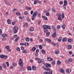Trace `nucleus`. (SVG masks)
Segmentation results:
<instances>
[{"instance_id": "52", "label": "nucleus", "mask_w": 74, "mask_h": 74, "mask_svg": "<svg viewBox=\"0 0 74 74\" xmlns=\"http://www.w3.org/2000/svg\"><path fill=\"white\" fill-rule=\"evenodd\" d=\"M43 74H49L48 72L47 71H45L44 72Z\"/></svg>"}, {"instance_id": "19", "label": "nucleus", "mask_w": 74, "mask_h": 74, "mask_svg": "<svg viewBox=\"0 0 74 74\" xmlns=\"http://www.w3.org/2000/svg\"><path fill=\"white\" fill-rule=\"evenodd\" d=\"M26 8L27 10H32L31 8L28 7H26Z\"/></svg>"}, {"instance_id": "1", "label": "nucleus", "mask_w": 74, "mask_h": 74, "mask_svg": "<svg viewBox=\"0 0 74 74\" xmlns=\"http://www.w3.org/2000/svg\"><path fill=\"white\" fill-rule=\"evenodd\" d=\"M42 28L45 30V29H51V27L48 25H44L42 27Z\"/></svg>"}, {"instance_id": "42", "label": "nucleus", "mask_w": 74, "mask_h": 74, "mask_svg": "<svg viewBox=\"0 0 74 74\" xmlns=\"http://www.w3.org/2000/svg\"><path fill=\"white\" fill-rule=\"evenodd\" d=\"M2 37H6V36H7V34H3L2 35Z\"/></svg>"}, {"instance_id": "12", "label": "nucleus", "mask_w": 74, "mask_h": 74, "mask_svg": "<svg viewBox=\"0 0 74 74\" xmlns=\"http://www.w3.org/2000/svg\"><path fill=\"white\" fill-rule=\"evenodd\" d=\"M42 17L45 20V21H47L48 20V18H47V17L45 16H42Z\"/></svg>"}, {"instance_id": "46", "label": "nucleus", "mask_w": 74, "mask_h": 74, "mask_svg": "<svg viewBox=\"0 0 74 74\" xmlns=\"http://www.w3.org/2000/svg\"><path fill=\"white\" fill-rule=\"evenodd\" d=\"M35 16H32V21H33L34 20V18H35Z\"/></svg>"}, {"instance_id": "10", "label": "nucleus", "mask_w": 74, "mask_h": 74, "mask_svg": "<svg viewBox=\"0 0 74 74\" xmlns=\"http://www.w3.org/2000/svg\"><path fill=\"white\" fill-rule=\"evenodd\" d=\"M19 64L20 66H21V67H23V63L22 61H21V62H19Z\"/></svg>"}, {"instance_id": "14", "label": "nucleus", "mask_w": 74, "mask_h": 74, "mask_svg": "<svg viewBox=\"0 0 74 74\" xmlns=\"http://www.w3.org/2000/svg\"><path fill=\"white\" fill-rule=\"evenodd\" d=\"M5 56H4V55L2 54L0 55V58L1 59H3V58H4Z\"/></svg>"}, {"instance_id": "62", "label": "nucleus", "mask_w": 74, "mask_h": 74, "mask_svg": "<svg viewBox=\"0 0 74 74\" xmlns=\"http://www.w3.org/2000/svg\"><path fill=\"white\" fill-rule=\"evenodd\" d=\"M38 52H39V49H37L36 50V53H38Z\"/></svg>"}, {"instance_id": "39", "label": "nucleus", "mask_w": 74, "mask_h": 74, "mask_svg": "<svg viewBox=\"0 0 74 74\" xmlns=\"http://www.w3.org/2000/svg\"><path fill=\"white\" fill-rule=\"evenodd\" d=\"M61 16L62 18H64V14L63 13L62 14H61Z\"/></svg>"}, {"instance_id": "49", "label": "nucleus", "mask_w": 74, "mask_h": 74, "mask_svg": "<svg viewBox=\"0 0 74 74\" xmlns=\"http://www.w3.org/2000/svg\"><path fill=\"white\" fill-rule=\"evenodd\" d=\"M2 34V30L0 29V35H1Z\"/></svg>"}, {"instance_id": "56", "label": "nucleus", "mask_w": 74, "mask_h": 74, "mask_svg": "<svg viewBox=\"0 0 74 74\" xmlns=\"http://www.w3.org/2000/svg\"><path fill=\"white\" fill-rule=\"evenodd\" d=\"M46 15L47 16H49V13L47 12L46 13Z\"/></svg>"}, {"instance_id": "35", "label": "nucleus", "mask_w": 74, "mask_h": 74, "mask_svg": "<svg viewBox=\"0 0 74 74\" xmlns=\"http://www.w3.org/2000/svg\"><path fill=\"white\" fill-rule=\"evenodd\" d=\"M30 31L32 32V31H33L34 30V28L33 27H31L30 29Z\"/></svg>"}, {"instance_id": "51", "label": "nucleus", "mask_w": 74, "mask_h": 74, "mask_svg": "<svg viewBox=\"0 0 74 74\" xmlns=\"http://www.w3.org/2000/svg\"><path fill=\"white\" fill-rule=\"evenodd\" d=\"M13 65L14 66H16V63L14 62L13 63Z\"/></svg>"}, {"instance_id": "58", "label": "nucleus", "mask_w": 74, "mask_h": 74, "mask_svg": "<svg viewBox=\"0 0 74 74\" xmlns=\"http://www.w3.org/2000/svg\"><path fill=\"white\" fill-rule=\"evenodd\" d=\"M28 23H25L24 25V27L25 26H27Z\"/></svg>"}, {"instance_id": "25", "label": "nucleus", "mask_w": 74, "mask_h": 74, "mask_svg": "<svg viewBox=\"0 0 74 74\" xmlns=\"http://www.w3.org/2000/svg\"><path fill=\"white\" fill-rule=\"evenodd\" d=\"M27 69L28 70H32V67L31 66H28L27 68Z\"/></svg>"}, {"instance_id": "2", "label": "nucleus", "mask_w": 74, "mask_h": 74, "mask_svg": "<svg viewBox=\"0 0 74 74\" xmlns=\"http://www.w3.org/2000/svg\"><path fill=\"white\" fill-rule=\"evenodd\" d=\"M14 33H16L18 30V27L17 26H15L13 28Z\"/></svg>"}, {"instance_id": "9", "label": "nucleus", "mask_w": 74, "mask_h": 74, "mask_svg": "<svg viewBox=\"0 0 74 74\" xmlns=\"http://www.w3.org/2000/svg\"><path fill=\"white\" fill-rule=\"evenodd\" d=\"M47 59L48 61L49 62H51V61H52L53 60V59L52 58H51L50 57H48L47 58Z\"/></svg>"}, {"instance_id": "15", "label": "nucleus", "mask_w": 74, "mask_h": 74, "mask_svg": "<svg viewBox=\"0 0 74 74\" xmlns=\"http://www.w3.org/2000/svg\"><path fill=\"white\" fill-rule=\"evenodd\" d=\"M32 69L33 70H36V66H33L32 67Z\"/></svg>"}, {"instance_id": "22", "label": "nucleus", "mask_w": 74, "mask_h": 74, "mask_svg": "<svg viewBox=\"0 0 74 74\" xmlns=\"http://www.w3.org/2000/svg\"><path fill=\"white\" fill-rule=\"evenodd\" d=\"M61 63H62V62H61L58 60V61L57 62V64L58 65H60V64H61Z\"/></svg>"}, {"instance_id": "54", "label": "nucleus", "mask_w": 74, "mask_h": 74, "mask_svg": "<svg viewBox=\"0 0 74 74\" xmlns=\"http://www.w3.org/2000/svg\"><path fill=\"white\" fill-rule=\"evenodd\" d=\"M19 1V2H20V3H23V2H24V1L23 0H20Z\"/></svg>"}, {"instance_id": "5", "label": "nucleus", "mask_w": 74, "mask_h": 74, "mask_svg": "<svg viewBox=\"0 0 74 74\" xmlns=\"http://www.w3.org/2000/svg\"><path fill=\"white\" fill-rule=\"evenodd\" d=\"M53 33H54L52 35V37H56V31H54Z\"/></svg>"}, {"instance_id": "37", "label": "nucleus", "mask_w": 74, "mask_h": 74, "mask_svg": "<svg viewBox=\"0 0 74 74\" xmlns=\"http://www.w3.org/2000/svg\"><path fill=\"white\" fill-rule=\"evenodd\" d=\"M49 74H52V71L50 70L48 73Z\"/></svg>"}, {"instance_id": "59", "label": "nucleus", "mask_w": 74, "mask_h": 74, "mask_svg": "<svg viewBox=\"0 0 74 74\" xmlns=\"http://www.w3.org/2000/svg\"><path fill=\"white\" fill-rule=\"evenodd\" d=\"M72 53L73 52H72V51H70L69 52V54L70 55H71V54H72Z\"/></svg>"}, {"instance_id": "60", "label": "nucleus", "mask_w": 74, "mask_h": 74, "mask_svg": "<svg viewBox=\"0 0 74 74\" xmlns=\"http://www.w3.org/2000/svg\"><path fill=\"white\" fill-rule=\"evenodd\" d=\"M66 5H64L63 7H64V8H65V9H66Z\"/></svg>"}, {"instance_id": "23", "label": "nucleus", "mask_w": 74, "mask_h": 74, "mask_svg": "<svg viewBox=\"0 0 74 74\" xmlns=\"http://www.w3.org/2000/svg\"><path fill=\"white\" fill-rule=\"evenodd\" d=\"M67 48L69 49H71L72 48V46H71V45H69L67 46Z\"/></svg>"}, {"instance_id": "13", "label": "nucleus", "mask_w": 74, "mask_h": 74, "mask_svg": "<svg viewBox=\"0 0 74 74\" xmlns=\"http://www.w3.org/2000/svg\"><path fill=\"white\" fill-rule=\"evenodd\" d=\"M62 41L63 42H64V41H65V42L67 41V38H64L62 39Z\"/></svg>"}, {"instance_id": "45", "label": "nucleus", "mask_w": 74, "mask_h": 74, "mask_svg": "<svg viewBox=\"0 0 74 74\" xmlns=\"http://www.w3.org/2000/svg\"><path fill=\"white\" fill-rule=\"evenodd\" d=\"M6 64H7V66H8V67L9 66V62H6Z\"/></svg>"}, {"instance_id": "24", "label": "nucleus", "mask_w": 74, "mask_h": 74, "mask_svg": "<svg viewBox=\"0 0 74 74\" xmlns=\"http://www.w3.org/2000/svg\"><path fill=\"white\" fill-rule=\"evenodd\" d=\"M25 18V16H19V18L20 19H23V18Z\"/></svg>"}, {"instance_id": "57", "label": "nucleus", "mask_w": 74, "mask_h": 74, "mask_svg": "<svg viewBox=\"0 0 74 74\" xmlns=\"http://www.w3.org/2000/svg\"><path fill=\"white\" fill-rule=\"evenodd\" d=\"M20 14V13H19V12L16 13V14L17 15H19Z\"/></svg>"}, {"instance_id": "30", "label": "nucleus", "mask_w": 74, "mask_h": 74, "mask_svg": "<svg viewBox=\"0 0 74 74\" xmlns=\"http://www.w3.org/2000/svg\"><path fill=\"white\" fill-rule=\"evenodd\" d=\"M38 1V0H36V1H34V4H36L37 3V2Z\"/></svg>"}, {"instance_id": "43", "label": "nucleus", "mask_w": 74, "mask_h": 74, "mask_svg": "<svg viewBox=\"0 0 74 74\" xmlns=\"http://www.w3.org/2000/svg\"><path fill=\"white\" fill-rule=\"evenodd\" d=\"M25 46H26L27 47L28 46H29V43L27 42L26 43H25Z\"/></svg>"}, {"instance_id": "3", "label": "nucleus", "mask_w": 74, "mask_h": 74, "mask_svg": "<svg viewBox=\"0 0 74 74\" xmlns=\"http://www.w3.org/2000/svg\"><path fill=\"white\" fill-rule=\"evenodd\" d=\"M57 16L58 18V20L62 21V19L61 18V14L60 13H58L57 14Z\"/></svg>"}, {"instance_id": "18", "label": "nucleus", "mask_w": 74, "mask_h": 74, "mask_svg": "<svg viewBox=\"0 0 74 74\" xmlns=\"http://www.w3.org/2000/svg\"><path fill=\"white\" fill-rule=\"evenodd\" d=\"M64 5H67V1L66 0H65L64 2Z\"/></svg>"}, {"instance_id": "44", "label": "nucleus", "mask_w": 74, "mask_h": 74, "mask_svg": "<svg viewBox=\"0 0 74 74\" xmlns=\"http://www.w3.org/2000/svg\"><path fill=\"white\" fill-rule=\"evenodd\" d=\"M50 35V33H49V32H47V33L46 34V35H47V36H48Z\"/></svg>"}, {"instance_id": "36", "label": "nucleus", "mask_w": 74, "mask_h": 74, "mask_svg": "<svg viewBox=\"0 0 74 74\" xmlns=\"http://www.w3.org/2000/svg\"><path fill=\"white\" fill-rule=\"evenodd\" d=\"M39 48H40V49H42V48H43L42 46H41V45H40L39 46Z\"/></svg>"}, {"instance_id": "7", "label": "nucleus", "mask_w": 74, "mask_h": 74, "mask_svg": "<svg viewBox=\"0 0 74 74\" xmlns=\"http://www.w3.org/2000/svg\"><path fill=\"white\" fill-rule=\"evenodd\" d=\"M71 70L70 69H66V72L68 74H70V73H71Z\"/></svg>"}, {"instance_id": "40", "label": "nucleus", "mask_w": 74, "mask_h": 74, "mask_svg": "<svg viewBox=\"0 0 74 74\" xmlns=\"http://www.w3.org/2000/svg\"><path fill=\"white\" fill-rule=\"evenodd\" d=\"M27 21H28V22H30V19H29V17H27Z\"/></svg>"}, {"instance_id": "64", "label": "nucleus", "mask_w": 74, "mask_h": 74, "mask_svg": "<svg viewBox=\"0 0 74 74\" xmlns=\"http://www.w3.org/2000/svg\"><path fill=\"white\" fill-rule=\"evenodd\" d=\"M17 36V35H15L13 36V38H16Z\"/></svg>"}, {"instance_id": "63", "label": "nucleus", "mask_w": 74, "mask_h": 74, "mask_svg": "<svg viewBox=\"0 0 74 74\" xmlns=\"http://www.w3.org/2000/svg\"><path fill=\"white\" fill-rule=\"evenodd\" d=\"M17 50L18 51H20V48L19 47H18L17 49Z\"/></svg>"}, {"instance_id": "50", "label": "nucleus", "mask_w": 74, "mask_h": 74, "mask_svg": "<svg viewBox=\"0 0 74 74\" xmlns=\"http://www.w3.org/2000/svg\"><path fill=\"white\" fill-rule=\"evenodd\" d=\"M23 53H27V52H26V50H24L23 51Z\"/></svg>"}, {"instance_id": "28", "label": "nucleus", "mask_w": 74, "mask_h": 74, "mask_svg": "<svg viewBox=\"0 0 74 74\" xmlns=\"http://www.w3.org/2000/svg\"><path fill=\"white\" fill-rule=\"evenodd\" d=\"M36 48L34 47H33L32 49V51H34L36 50Z\"/></svg>"}, {"instance_id": "8", "label": "nucleus", "mask_w": 74, "mask_h": 74, "mask_svg": "<svg viewBox=\"0 0 74 74\" xmlns=\"http://www.w3.org/2000/svg\"><path fill=\"white\" fill-rule=\"evenodd\" d=\"M45 41L48 42H51V40L49 39L46 38L45 39Z\"/></svg>"}, {"instance_id": "21", "label": "nucleus", "mask_w": 74, "mask_h": 74, "mask_svg": "<svg viewBox=\"0 0 74 74\" xmlns=\"http://www.w3.org/2000/svg\"><path fill=\"white\" fill-rule=\"evenodd\" d=\"M68 41L69 42H72L73 41V39H68Z\"/></svg>"}, {"instance_id": "4", "label": "nucleus", "mask_w": 74, "mask_h": 74, "mask_svg": "<svg viewBox=\"0 0 74 74\" xmlns=\"http://www.w3.org/2000/svg\"><path fill=\"white\" fill-rule=\"evenodd\" d=\"M7 49L8 51H11V49H10V46L9 45L6 46L5 47Z\"/></svg>"}, {"instance_id": "61", "label": "nucleus", "mask_w": 74, "mask_h": 74, "mask_svg": "<svg viewBox=\"0 0 74 74\" xmlns=\"http://www.w3.org/2000/svg\"><path fill=\"white\" fill-rule=\"evenodd\" d=\"M33 12H34L33 11H31L30 12V14L31 15H33Z\"/></svg>"}, {"instance_id": "27", "label": "nucleus", "mask_w": 74, "mask_h": 74, "mask_svg": "<svg viewBox=\"0 0 74 74\" xmlns=\"http://www.w3.org/2000/svg\"><path fill=\"white\" fill-rule=\"evenodd\" d=\"M47 66H48L49 67H52V66L51 65L47 63L46 64Z\"/></svg>"}, {"instance_id": "41", "label": "nucleus", "mask_w": 74, "mask_h": 74, "mask_svg": "<svg viewBox=\"0 0 74 74\" xmlns=\"http://www.w3.org/2000/svg\"><path fill=\"white\" fill-rule=\"evenodd\" d=\"M45 70L46 71H49L50 70H51V69H50L48 68H46V69Z\"/></svg>"}, {"instance_id": "31", "label": "nucleus", "mask_w": 74, "mask_h": 74, "mask_svg": "<svg viewBox=\"0 0 74 74\" xmlns=\"http://www.w3.org/2000/svg\"><path fill=\"white\" fill-rule=\"evenodd\" d=\"M41 51L42 53H43L44 54V53H45V50L44 49H42Z\"/></svg>"}, {"instance_id": "55", "label": "nucleus", "mask_w": 74, "mask_h": 74, "mask_svg": "<svg viewBox=\"0 0 74 74\" xmlns=\"http://www.w3.org/2000/svg\"><path fill=\"white\" fill-rule=\"evenodd\" d=\"M24 14L26 15H27V12L26 11L24 13Z\"/></svg>"}, {"instance_id": "16", "label": "nucleus", "mask_w": 74, "mask_h": 74, "mask_svg": "<svg viewBox=\"0 0 74 74\" xmlns=\"http://www.w3.org/2000/svg\"><path fill=\"white\" fill-rule=\"evenodd\" d=\"M11 21L10 19L7 20V22L8 24H11Z\"/></svg>"}, {"instance_id": "38", "label": "nucleus", "mask_w": 74, "mask_h": 74, "mask_svg": "<svg viewBox=\"0 0 74 74\" xmlns=\"http://www.w3.org/2000/svg\"><path fill=\"white\" fill-rule=\"evenodd\" d=\"M3 67L4 69H5V68H6V65H5V63H3Z\"/></svg>"}, {"instance_id": "32", "label": "nucleus", "mask_w": 74, "mask_h": 74, "mask_svg": "<svg viewBox=\"0 0 74 74\" xmlns=\"http://www.w3.org/2000/svg\"><path fill=\"white\" fill-rule=\"evenodd\" d=\"M60 72L62 73H65V72H64V69H62L61 70Z\"/></svg>"}, {"instance_id": "26", "label": "nucleus", "mask_w": 74, "mask_h": 74, "mask_svg": "<svg viewBox=\"0 0 74 74\" xmlns=\"http://www.w3.org/2000/svg\"><path fill=\"white\" fill-rule=\"evenodd\" d=\"M62 37H60L58 39V41H62Z\"/></svg>"}, {"instance_id": "48", "label": "nucleus", "mask_w": 74, "mask_h": 74, "mask_svg": "<svg viewBox=\"0 0 74 74\" xmlns=\"http://www.w3.org/2000/svg\"><path fill=\"white\" fill-rule=\"evenodd\" d=\"M60 4V5H62L63 4V2L62 1H61L60 2H59Z\"/></svg>"}, {"instance_id": "47", "label": "nucleus", "mask_w": 74, "mask_h": 74, "mask_svg": "<svg viewBox=\"0 0 74 74\" xmlns=\"http://www.w3.org/2000/svg\"><path fill=\"white\" fill-rule=\"evenodd\" d=\"M20 45H26V44H24L23 43H20Z\"/></svg>"}, {"instance_id": "20", "label": "nucleus", "mask_w": 74, "mask_h": 74, "mask_svg": "<svg viewBox=\"0 0 74 74\" xmlns=\"http://www.w3.org/2000/svg\"><path fill=\"white\" fill-rule=\"evenodd\" d=\"M38 61L39 63H41V60H40V58H38Z\"/></svg>"}, {"instance_id": "17", "label": "nucleus", "mask_w": 74, "mask_h": 74, "mask_svg": "<svg viewBox=\"0 0 74 74\" xmlns=\"http://www.w3.org/2000/svg\"><path fill=\"white\" fill-rule=\"evenodd\" d=\"M62 27L63 29H65V27H66V25L65 24H64L62 26Z\"/></svg>"}, {"instance_id": "11", "label": "nucleus", "mask_w": 74, "mask_h": 74, "mask_svg": "<svg viewBox=\"0 0 74 74\" xmlns=\"http://www.w3.org/2000/svg\"><path fill=\"white\" fill-rule=\"evenodd\" d=\"M59 50H56L55 51V53L56 55H58V54H59Z\"/></svg>"}, {"instance_id": "33", "label": "nucleus", "mask_w": 74, "mask_h": 74, "mask_svg": "<svg viewBox=\"0 0 74 74\" xmlns=\"http://www.w3.org/2000/svg\"><path fill=\"white\" fill-rule=\"evenodd\" d=\"M25 40L26 41H29V40H30V39L29 38H27L25 39Z\"/></svg>"}, {"instance_id": "34", "label": "nucleus", "mask_w": 74, "mask_h": 74, "mask_svg": "<svg viewBox=\"0 0 74 74\" xmlns=\"http://www.w3.org/2000/svg\"><path fill=\"white\" fill-rule=\"evenodd\" d=\"M72 60H73L72 59L70 58L68 60V62H72Z\"/></svg>"}, {"instance_id": "29", "label": "nucleus", "mask_w": 74, "mask_h": 74, "mask_svg": "<svg viewBox=\"0 0 74 74\" xmlns=\"http://www.w3.org/2000/svg\"><path fill=\"white\" fill-rule=\"evenodd\" d=\"M19 39V37H18L17 38H16L15 40V41L16 42H17V41H18Z\"/></svg>"}, {"instance_id": "53", "label": "nucleus", "mask_w": 74, "mask_h": 74, "mask_svg": "<svg viewBox=\"0 0 74 74\" xmlns=\"http://www.w3.org/2000/svg\"><path fill=\"white\" fill-rule=\"evenodd\" d=\"M60 27H61L60 25H58L57 26V29H60Z\"/></svg>"}, {"instance_id": "6", "label": "nucleus", "mask_w": 74, "mask_h": 74, "mask_svg": "<svg viewBox=\"0 0 74 74\" xmlns=\"http://www.w3.org/2000/svg\"><path fill=\"white\" fill-rule=\"evenodd\" d=\"M38 14V13H37V12L35 11L34 12L32 16H35L36 17V16Z\"/></svg>"}]
</instances>
